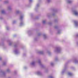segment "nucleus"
<instances>
[{
	"mask_svg": "<svg viewBox=\"0 0 78 78\" xmlns=\"http://www.w3.org/2000/svg\"><path fill=\"white\" fill-rule=\"evenodd\" d=\"M75 14L76 16H77V15L78 14V12H77L76 11L75 12Z\"/></svg>",
	"mask_w": 78,
	"mask_h": 78,
	"instance_id": "1",
	"label": "nucleus"
},
{
	"mask_svg": "<svg viewBox=\"0 0 78 78\" xmlns=\"http://www.w3.org/2000/svg\"><path fill=\"white\" fill-rule=\"evenodd\" d=\"M71 2L70 1H68V3H71Z\"/></svg>",
	"mask_w": 78,
	"mask_h": 78,
	"instance_id": "2",
	"label": "nucleus"
},
{
	"mask_svg": "<svg viewBox=\"0 0 78 78\" xmlns=\"http://www.w3.org/2000/svg\"><path fill=\"white\" fill-rule=\"evenodd\" d=\"M4 12H5V11H4V10H2V13H4Z\"/></svg>",
	"mask_w": 78,
	"mask_h": 78,
	"instance_id": "3",
	"label": "nucleus"
},
{
	"mask_svg": "<svg viewBox=\"0 0 78 78\" xmlns=\"http://www.w3.org/2000/svg\"><path fill=\"white\" fill-rule=\"evenodd\" d=\"M68 74L69 75H72V73H68Z\"/></svg>",
	"mask_w": 78,
	"mask_h": 78,
	"instance_id": "4",
	"label": "nucleus"
},
{
	"mask_svg": "<svg viewBox=\"0 0 78 78\" xmlns=\"http://www.w3.org/2000/svg\"><path fill=\"white\" fill-rule=\"evenodd\" d=\"M43 23H45V21H43Z\"/></svg>",
	"mask_w": 78,
	"mask_h": 78,
	"instance_id": "5",
	"label": "nucleus"
},
{
	"mask_svg": "<svg viewBox=\"0 0 78 78\" xmlns=\"http://www.w3.org/2000/svg\"><path fill=\"white\" fill-rule=\"evenodd\" d=\"M2 59V58H0V60H1Z\"/></svg>",
	"mask_w": 78,
	"mask_h": 78,
	"instance_id": "6",
	"label": "nucleus"
},
{
	"mask_svg": "<svg viewBox=\"0 0 78 78\" xmlns=\"http://www.w3.org/2000/svg\"><path fill=\"white\" fill-rule=\"evenodd\" d=\"M51 78H53V77H51Z\"/></svg>",
	"mask_w": 78,
	"mask_h": 78,
	"instance_id": "7",
	"label": "nucleus"
},
{
	"mask_svg": "<svg viewBox=\"0 0 78 78\" xmlns=\"http://www.w3.org/2000/svg\"><path fill=\"white\" fill-rule=\"evenodd\" d=\"M34 64V63H32V64Z\"/></svg>",
	"mask_w": 78,
	"mask_h": 78,
	"instance_id": "8",
	"label": "nucleus"
}]
</instances>
